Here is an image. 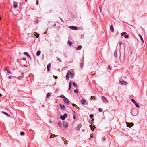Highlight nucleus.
Wrapping results in <instances>:
<instances>
[{
    "instance_id": "nucleus-9",
    "label": "nucleus",
    "mask_w": 147,
    "mask_h": 147,
    "mask_svg": "<svg viewBox=\"0 0 147 147\" xmlns=\"http://www.w3.org/2000/svg\"><path fill=\"white\" fill-rule=\"evenodd\" d=\"M133 125V124L132 123H129L127 124V126L128 127H131Z\"/></svg>"
},
{
    "instance_id": "nucleus-18",
    "label": "nucleus",
    "mask_w": 147,
    "mask_h": 147,
    "mask_svg": "<svg viewBox=\"0 0 147 147\" xmlns=\"http://www.w3.org/2000/svg\"><path fill=\"white\" fill-rule=\"evenodd\" d=\"M80 66L81 68H82L83 66V63L82 60H81V63H80Z\"/></svg>"
},
{
    "instance_id": "nucleus-10",
    "label": "nucleus",
    "mask_w": 147,
    "mask_h": 147,
    "mask_svg": "<svg viewBox=\"0 0 147 147\" xmlns=\"http://www.w3.org/2000/svg\"><path fill=\"white\" fill-rule=\"evenodd\" d=\"M63 123V126L64 127H65V128H66L68 126V123L67 122H66L65 123V122L64 121Z\"/></svg>"
},
{
    "instance_id": "nucleus-20",
    "label": "nucleus",
    "mask_w": 147,
    "mask_h": 147,
    "mask_svg": "<svg viewBox=\"0 0 147 147\" xmlns=\"http://www.w3.org/2000/svg\"><path fill=\"white\" fill-rule=\"evenodd\" d=\"M117 51H114V55L115 57H117Z\"/></svg>"
},
{
    "instance_id": "nucleus-42",
    "label": "nucleus",
    "mask_w": 147,
    "mask_h": 147,
    "mask_svg": "<svg viewBox=\"0 0 147 147\" xmlns=\"http://www.w3.org/2000/svg\"><path fill=\"white\" fill-rule=\"evenodd\" d=\"M56 58H57V59L58 61H59V62H61V60H60V59L58 57H57Z\"/></svg>"
},
{
    "instance_id": "nucleus-3",
    "label": "nucleus",
    "mask_w": 147,
    "mask_h": 147,
    "mask_svg": "<svg viewBox=\"0 0 147 147\" xmlns=\"http://www.w3.org/2000/svg\"><path fill=\"white\" fill-rule=\"evenodd\" d=\"M102 98L103 102L105 103H108L109 102L108 100L104 96H102Z\"/></svg>"
},
{
    "instance_id": "nucleus-21",
    "label": "nucleus",
    "mask_w": 147,
    "mask_h": 147,
    "mask_svg": "<svg viewBox=\"0 0 147 147\" xmlns=\"http://www.w3.org/2000/svg\"><path fill=\"white\" fill-rule=\"evenodd\" d=\"M2 113H4V114L6 115L7 116H10V115H8V114L6 112H5L3 111Z\"/></svg>"
},
{
    "instance_id": "nucleus-17",
    "label": "nucleus",
    "mask_w": 147,
    "mask_h": 147,
    "mask_svg": "<svg viewBox=\"0 0 147 147\" xmlns=\"http://www.w3.org/2000/svg\"><path fill=\"white\" fill-rule=\"evenodd\" d=\"M69 75H70V73L69 72L67 74V75L66 76V80H68L69 79Z\"/></svg>"
},
{
    "instance_id": "nucleus-15",
    "label": "nucleus",
    "mask_w": 147,
    "mask_h": 147,
    "mask_svg": "<svg viewBox=\"0 0 147 147\" xmlns=\"http://www.w3.org/2000/svg\"><path fill=\"white\" fill-rule=\"evenodd\" d=\"M139 36L140 39V40L142 41V43H144V40H143V38L142 37V36L140 35H139Z\"/></svg>"
},
{
    "instance_id": "nucleus-34",
    "label": "nucleus",
    "mask_w": 147,
    "mask_h": 147,
    "mask_svg": "<svg viewBox=\"0 0 147 147\" xmlns=\"http://www.w3.org/2000/svg\"><path fill=\"white\" fill-rule=\"evenodd\" d=\"M102 139L103 141H105L106 140V138L104 136L102 138Z\"/></svg>"
},
{
    "instance_id": "nucleus-52",
    "label": "nucleus",
    "mask_w": 147,
    "mask_h": 147,
    "mask_svg": "<svg viewBox=\"0 0 147 147\" xmlns=\"http://www.w3.org/2000/svg\"><path fill=\"white\" fill-rule=\"evenodd\" d=\"M54 76L55 77V79H56V78H57V77L56 76Z\"/></svg>"
},
{
    "instance_id": "nucleus-11",
    "label": "nucleus",
    "mask_w": 147,
    "mask_h": 147,
    "mask_svg": "<svg viewBox=\"0 0 147 147\" xmlns=\"http://www.w3.org/2000/svg\"><path fill=\"white\" fill-rule=\"evenodd\" d=\"M110 29L111 31L112 32H114V28L113 26L112 25H111L110 26Z\"/></svg>"
},
{
    "instance_id": "nucleus-47",
    "label": "nucleus",
    "mask_w": 147,
    "mask_h": 147,
    "mask_svg": "<svg viewBox=\"0 0 147 147\" xmlns=\"http://www.w3.org/2000/svg\"><path fill=\"white\" fill-rule=\"evenodd\" d=\"M73 119H76V117L75 115L74 114V118Z\"/></svg>"
},
{
    "instance_id": "nucleus-14",
    "label": "nucleus",
    "mask_w": 147,
    "mask_h": 147,
    "mask_svg": "<svg viewBox=\"0 0 147 147\" xmlns=\"http://www.w3.org/2000/svg\"><path fill=\"white\" fill-rule=\"evenodd\" d=\"M5 70L7 71V72L9 74H11V72L9 71V69L7 67H6L5 68Z\"/></svg>"
},
{
    "instance_id": "nucleus-22",
    "label": "nucleus",
    "mask_w": 147,
    "mask_h": 147,
    "mask_svg": "<svg viewBox=\"0 0 147 147\" xmlns=\"http://www.w3.org/2000/svg\"><path fill=\"white\" fill-rule=\"evenodd\" d=\"M127 33L125 32H123L121 33V36H123L124 34H126Z\"/></svg>"
},
{
    "instance_id": "nucleus-59",
    "label": "nucleus",
    "mask_w": 147,
    "mask_h": 147,
    "mask_svg": "<svg viewBox=\"0 0 147 147\" xmlns=\"http://www.w3.org/2000/svg\"><path fill=\"white\" fill-rule=\"evenodd\" d=\"M1 18L0 17V20H1Z\"/></svg>"
},
{
    "instance_id": "nucleus-16",
    "label": "nucleus",
    "mask_w": 147,
    "mask_h": 147,
    "mask_svg": "<svg viewBox=\"0 0 147 147\" xmlns=\"http://www.w3.org/2000/svg\"><path fill=\"white\" fill-rule=\"evenodd\" d=\"M70 73V75L71 78H72L73 77H74V72L71 73V72H69Z\"/></svg>"
},
{
    "instance_id": "nucleus-40",
    "label": "nucleus",
    "mask_w": 147,
    "mask_h": 147,
    "mask_svg": "<svg viewBox=\"0 0 147 147\" xmlns=\"http://www.w3.org/2000/svg\"><path fill=\"white\" fill-rule=\"evenodd\" d=\"M81 48L82 47L81 46H79L78 48V50H80Z\"/></svg>"
},
{
    "instance_id": "nucleus-36",
    "label": "nucleus",
    "mask_w": 147,
    "mask_h": 147,
    "mask_svg": "<svg viewBox=\"0 0 147 147\" xmlns=\"http://www.w3.org/2000/svg\"><path fill=\"white\" fill-rule=\"evenodd\" d=\"M108 69L109 70H111L112 68L110 65H109L108 67Z\"/></svg>"
},
{
    "instance_id": "nucleus-43",
    "label": "nucleus",
    "mask_w": 147,
    "mask_h": 147,
    "mask_svg": "<svg viewBox=\"0 0 147 147\" xmlns=\"http://www.w3.org/2000/svg\"><path fill=\"white\" fill-rule=\"evenodd\" d=\"M60 19L61 20V21L63 23H64V21L60 17H59Z\"/></svg>"
},
{
    "instance_id": "nucleus-13",
    "label": "nucleus",
    "mask_w": 147,
    "mask_h": 147,
    "mask_svg": "<svg viewBox=\"0 0 147 147\" xmlns=\"http://www.w3.org/2000/svg\"><path fill=\"white\" fill-rule=\"evenodd\" d=\"M24 54L26 56H28L30 58H31V57L30 55L27 52H24Z\"/></svg>"
},
{
    "instance_id": "nucleus-41",
    "label": "nucleus",
    "mask_w": 147,
    "mask_h": 147,
    "mask_svg": "<svg viewBox=\"0 0 147 147\" xmlns=\"http://www.w3.org/2000/svg\"><path fill=\"white\" fill-rule=\"evenodd\" d=\"M90 118H92L93 117V115L92 114H90Z\"/></svg>"
},
{
    "instance_id": "nucleus-32",
    "label": "nucleus",
    "mask_w": 147,
    "mask_h": 147,
    "mask_svg": "<svg viewBox=\"0 0 147 147\" xmlns=\"http://www.w3.org/2000/svg\"><path fill=\"white\" fill-rule=\"evenodd\" d=\"M63 116L65 118H66L67 117V115L66 113H65L63 115Z\"/></svg>"
},
{
    "instance_id": "nucleus-35",
    "label": "nucleus",
    "mask_w": 147,
    "mask_h": 147,
    "mask_svg": "<svg viewBox=\"0 0 147 147\" xmlns=\"http://www.w3.org/2000/svg\"><path fill=\"white\" fill-rule=\"evenodd\" d=\"M99 8L100 9V12H101L102 9V6H99Z\"/></svg>"
},
{
    "instance_id": "nucleus-7",
    "label": "nucleus",
    "mask_w": 147,
    "mask_h": 147,
    "mask_svg": "<svg viewBox=\"0 0 147 147\" xmlns=\"http://www.w3.org/2000/svg\"><path fill=\"white\" fill-rule=\"evenodd\" d=\"M81 102L82 104L83 105H85L86 104L87 101L86 100L82 99L81 100Z\"/></svg>"
},
{
    "instance_id": "nucleus-5",
    "label": "nucleus",
    "mask_w": 147,
    "mask_h": 147,
    "mask_svg": "<svg viewBox=\"0 0 147 147\" xmlns=\"http://www.w3.org/2000/svg\"><path fill=\"white\" fill-rule=\"evenodd\" d=\"M82 127V124L80 123L78 125L77 127L75 128V129L76 130H78Z\"/></svg>"
},
{
    "instance_id": "nucleus-38",
    "label": "nucleus",
    "mask_w": 147,
    "mask_h": 147,
    "mask_svg": "<svg viewBox=\"0 0 147 147\" xmlns=\"http://www.w3.org/2000/svg\"><path fill=\"white\" fill-rule=\"evenodd\" d=\"M103 111V109L101 108H99V111L100 112H102Z\"/></svg>"
},
{
    "instance_id": "nucleus-37",
    "label": "nucleus",
    "mask_w": 147,
    "mask_h": 147,
    "mask_svg": "<svg viewBox=\"0 0 147 147\" xmlns=\"http://www.w3.org/2000/svg\"><path fill=\"white\" fill-rule=\"evenodd\" d=\"M124 36L125 38H127L128 37V35H125Z\"/></svg>"
},
{
    "instance_id": "nucleus-57",
    "label": "nucleus",
    "mask_w": 147,
    "mask_h": 147,
    "mask_svg": "<svg viewBox=\"0 0 147 147\" xmlns=\"http://www.w3.org/2000/svg\"><path fill=\"white\" fill-rule=\"evenodd\" d=\"M44 58V55H43V58Z\"/></svg>"
},
{
    "instance_id": "nucleus-29",
    "label": "nucleus",
    "mask_w": 147,
    "mask_h": 147,
    "mask_svg": "<svg viewBox=\"0 0 147 147\" xmlns=\"http://www.w3.org/2000/svg\"><path fill=\"white\" fill-rule=\"evenodd\" d=\"M58 125L59 127H61V123L60 121H59L58 122Z\"/></svg>"
},
{
    "instance_id": "nucleus-51",
    "label": "nucleus",
    "mask_w": 147,
    "mask_h": 147,
    "mask_svg": "<svg viewBox=\"0 0 147 147\" xmlns=\"http://www.w3.org/2000/svg\"><path fill=\"white\" fill-rule=\"evenodd\" d=\"M11 78V76H9L8 77V78H9V79H10V78Z\"/></svg>"
},
{
    "instance_id": "nucleus-24",
    "label": "nucleus",
    "mask_w": 147,
    "mask_h": 147,
    "mask_svg": "<svg viewBox=\"0 0 147 147\" xmlns=\"http://www.w3.org/2000/svg\"><path fill=\"white\" fill-rule=\"evenodd\" d=\"M68 43L69 45L70 46H71L72 45V43L70 41H68Z\"/></svg>"
},
{
    "instance_id": "nucleus-54",
    "label": "nucleus",
    "mask_w": 147,
    "mask_h": 147,
    "mask_svg": "<svg viewBox=\"0 0 147 147\" xmlns=\"http://www.w3.org/2000/svg\"><path fill=\"white\" fill-rule=\"evenodd\" d=\"M2 96L1 94L0 93V97Z\"/></svg>"
},
{
    "instance_id": "nucleus-1",
    "label": "nucleus",
    "mask_w": 147,
    "mask_h": 147,
    "mask_svg": "<svg viewBox=\"0 0 147 147\" xmlns=\"http://www.w3.org/2000/svg\"><path fill=\"white\" fill-rule=\"evenodd\" d=\"M20 63L24 66L26 67L27 62L26 61L20 60Z\"/></svg>"
},
{
    "instance_id": "nucleus-30",
    "label": "nucleus",
    "mask_w": 147,
    "mask_h": 147,
    "mask_svg": "<svg viewBox=\"0 0 147 147\" xmlns=\"http://www.w3.org/2000/svg\"><path fill=\"white\" fill-rule=\"evenodd\" d=\"M20 134L21 136H23L24 135L25 133L24 132H20Z\"/></svg>"
},
{
    "instance_id": "nucleus-50",
    "label": "nucleus",
    "mask_w": 147,
    "mask_h": 147,
    "mask_svg": "<svg viewBox=\"0 0 147 147\" xmlns=\"http://www.w3.org/2000/svg\"><path fill=\"white\" fill-rule=\"evenodd\" d=\"M37 38H38L39 37V34H38L37 33Z\"/></svg>"
},
{
    "instance_id": "nucleus-46",
    "label": "nucleus",
    "mask_w": 147,
    "mask_h": 147,
    "mask_svg": "<svg viewBox=\"0 0 147 147\" xmlns=\"http://www.w3.org/2000/svg\"><path fill=\"white\" fill-rule=\"evenodd\" d=\"M72 105L74 107H76V105L75 104H74L73 103V104H72Z\"/></svg>"
},
{
    "instance_id": "nucleus-45",
    "label": "nucleus",
    "mask_w": 147,
    "mask_h": 147,
    "mask_svg": "<svg viewBox=\"0 0 147 147\" xmlns=\"http://www.w3.org/2000/svg\"><path fill=\"white\" fill-rule=\"evenodd\" d=\"M20 60H24V61H26V59L24 58H23V59H21Z\"/></svg>"
},
{
    "instance_id": "nucleus-55",
    "label": "nucleus",
    "mask_w": 147,
    "mask_h": 147,
    "mask_svg": "<svg viewBox=\"0 0 147 147\" xmlns=\"http://www.w3.org/2000/svg\"><path fill=\"white\" fill-rule=\"evenodd\" d=\"M27 0H25V1L26 2H27Z\"/></svg>"
},
{
    "instance_id": "nucleus-48",
    "label": "nucleus",
    "mask_w": 147,
    "mask_h": 147,
    "mask_svg": "<svg viewBox=\"0 0 147 147\" xmlns=\"http://www.w3.org/2000/svg\"><path fill=\"white\" fill-rule=\"evenodd\" d=\"M49 122L50 123H52V122L50 120H49Z\"/></svg>"
},
{
    "instance_id": "nucleus-23",
    "label": "nucleus",
    "mask_w": 147,
    "mask_h": 147,
    "mask_svg": "<svg viewBox=\"0 0 147 147\" xmlns=\"http://www.w3.org/2000/svg\"><path fill=\"white\" fill-rule=\"evenodd\" d=\"M71 82H69V89H68V90H70V89L71 88Z\"/></svg>"
},
{
    "instance_id": "nucleus-56",
    "label": "nucleus",
    "mask_w": 147,
    "mask_h": 147,
    "mask_svg": "<svg viewBox=\"0 0 147 147\" xmlns=\"http://www.w3.org/2000/svg\"><path fill=\"white\" fill-rule=\"evenodd\" d=\"M37 4H38V1H37Z\"/></svg>"
},
{
    "instance_id": "nucleus-6",
    "label": "nucleus",
    "mask_w": 147,
    "mask_h": 147,
    "mask_svg": "<svg viewBox=\"0 0 147 147\" xmlns=\"http://www.w3.org/2000/svg\"><path fill=\"white\" fill-rule=\"evenodd\" d=\"M63 101L65 102L67 104H69V101L68 100V99L66 98H65L64 99H63Z\"/></svg>"
},
{
    "instance_id": "nucleus-44",
    "label": "nucleus",
    "mask_w": 147,
    "mask_h": 147,
    "mask_svg": "<svg viewBox=\"0 0 147 147\" xmlns=\"http://www.w3.org/2000/svg\"><path fill=\"white\" fill-rule=\"evenodd\" d=\"M17 7V5L16 4H14L13 5V7L14 8H16Z\"/></svg>"
},
{
    "instance_id": "nucleus-58",
    "label": "nucleus",
    "mask_w": 147,
    "mask_h": 147,
    "mask_svg": "<svg viewBox=\"0 0 147 147\" xmlns=\"http://www.w3.org/2000/svg\"><path fill=\"white\" fill-rule=\"evenodd\" d=\"M36 4H37V1H36Z\"/></svg>"
},
{
    "instance_id": "nucleus-26",
    "label": "nucleus",
    "mask_w": 147,
    "mask_h": 147,
    "mask_svg": "<svg viewBox=\"0 0 147 147\" xmlns=\"http://www.w3.org/2000/svg\"><path fill=\"white\" fill-rule=\"evenodd\" d=\"M41 53V51L40 50H38L37 51V56H39Z\"/></svg>"
},
{
    "instance_id": "nucleus-39",
    "label": "nucleus",
    "mask_w": 147,
    "mask_h": 147,
    "mask_svg": "<svg viewBox=\"0 0 147 147\" xmlns=\"http://www.w3.org/2000/svg\"><path fill=\"white\" fill-rule=\"evenodd\" d=\"M74 92L76 93H78V90L76 89L74 90Z\"/></svg>"
},
{
    "instance_id": "nucleus-25",
    "label": "nucleus",
    "mask_w": 147,
    "mask_h": 147,
    "mask_svg": "<svg viewBox=\"0 0 147 147\" xmlns=\"http://www.w3.org/2000/svg\"><path fill=\"white\" fill-rule=\"evenodd\" d=\"M50 95V94L49 93H47V94L46 97L47 98L49 97Z\"/></svg>"
},
{
    "instance_id": "nucleus-2",
    "label": "nucleus",
    "mask_w": 147,
    "mask_h": 147,
    "mask_svg": "<svg viewBox=\"0 0 147 147\" xmlns=\"http://www.w3.org/2000/svg\"><path fill=\"white\" fill-rule=\"evenodd\" d=\"M119 83L120 84L122 85H127L128 84V83L127 82H125L124 80L120 81Z\"/></svg>"
},
{
    "instance_id": "nucleus-8",
    "label": "nucleus",
    "mask_w": 147,
    "mask_h": 147,
    "mask_svg": "<svg viewBox=\"0 0 147 147\" xmlns=\"http://www.w3.org/2000/svg\"><path fill=\"white\" fill-rule=\"evenodd\" d=\"M59 106L62 109L64 110L65 109V107L63 105L60 104Z\"/></svg>"
},
{
    "instance_id": "nucleus-19",
    "label": "nucleus",
    "mask_w": 147,
    "mask_h": 147,
    "mask_svg": "<svg viewBox=\"0 0 147 147\" xmlns=\"http://www.w3.org/2000/svg\"><path fill=\"white\" fill-rule=\"evenodd\" d=\"M60 118L62 120H64L65 119V118L62 115H61L60 117Z\"/></svg>"
},
{
    "instance_id": "nucleus-49",
    "label": "nucleus",
    "mask_w": 147,
    "mask_h": 147,
    "mask_svg": "<svg viewBox=\"0 0 147 147\" xmlns=\"http://www.w3.org/2000/svg\"><path fill=\"white\" fill-rule=\"evenodd\" d=\"M122 44V42H119V45H121Z\"/></svg>"
},
{
    "instance_id": "nucleus-33",
    "label": "nucleus",
    "mask_w": 147,
    "mask_h": 147,
    "mask_svg": "<svg viewBox=\"0 0 147 147\" xmlns=\"http://www.w3.org/2000/svg\"><path fill=\"white\" fill-rule=\"evenodd\" d=\"M73 84L74 86L76 88L77 87V85L76 84V83H75V82H74L73 83Z\"/></svg>"
},
{
    "instance_id": "nucleus-27",
    "label": "nucleus",
    "mask_w": 147,
    "mask_h": 147,
    "mask_svg": "<svg viewBox=\"0 0 147 147\" xmlns=\"http://www.w3.org/2000/svg\"><path fill=\"white\" fill-rule=\"evenodd\" d=\"M60 97L63 98L64 99L66 97L63 95H61L59 96Z\"/></svg>"
},
{
    "instance_id": "nucleus-4",
    "label": "nucleus",
    "mask_w": 147,
    "mask_h": 147,
    "mask_svg": "<svg viewBox=\"0 0 147 147\" xmlns=\"http://www.w3.org/2000/svg\"><path fill=\"white\" fill-rule=\"evenodd\" d=\"M69 28L74 30H76L78 29V27L77 26H69Z\"/></svg>"
},
{
    "instance_id": "nucleus-12",
    "label": "nucleus",
    "mask_w": 147,
    "mask_h": 147,
    "mask_svg": "<svg viewBox=\"0 0 147 147\" xmlns=\"http://www.w3.org/2000/svg\"><path fill=\"white\" fill-rule=\"evenodd\" d=\"M51 63H49L48 64L47 66V70L48 71H50V68L51 67Z\"/></svg>"
},
{
    "instance_id": "nucleus-28",
    "label": "nucleus",
    "mask_w": 147,
    "mask_h": 147,
    "mask_svg": "<svg viewBox=\"0 0 147 147\" xmlns=\"http://www.w3.org/2000/svg\"><path fill=\"white\" fill-rule=\"evenodd\" d=\"M137 107V108H138L139 107V105H138V104L136 102V103H135L134 104Z\"/></svg>"
},
{
    "instance_id": "nucleus-53",
    "label": "nucleus",
    "mask_w": 147,
    "mask_h": 147,
    "mask_svg": "<svg viewBox=\"0 0 147 147\" xmlns=\"http://www.w3.org/2000/svg\"><path fill=\"white\" fill-rule=\"evenodd\" d=\"M130 51H131V54L132 53V52L131 49L130 48Z\"/></svg>"
},
{
    "instance_id": "nucleus-31",
    "label": "nucleus",
    "mask_w": 147,
    "mask_h": 147,
    "mask_svg": "<svg viewBox=\"0 0 147 147\" xmlns=\"http://www.w3.org/2000/svg\"><path fill=\"white\" fill-rule=\"evenodd\" d=\"M131 101L134 104L136 103V102L135 100L133 99H132L131 100Z\"/></svg>"
}]
</instances>
